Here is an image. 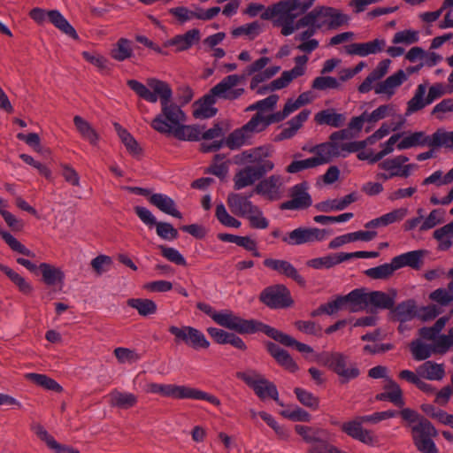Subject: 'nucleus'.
Listing matches in <instances>:
<instances>
[{
    "mask_svg": "<svg viewBox=\"0 0 453 453\" xmlns=\"http://www.w3.org/2000/svg\"><path fill=\"white\" fill-rule=\"evenodd\" d=\"M127 86L141 98L156 103L158 99L161 112L151 121V127L163 134H171L180 123L186 121V114L179 105L172 101L173 90L170 85L156 78L147 80V86L136 80H128Z\"/></svg>",
    "mask_w": 453,
    "mask_h": 453,
    "instance_id": "nucleus-1",
    "label": "nucleus"
},
{
    "mask_svg": "<svg viewBox=\"0 0 453 453\" xmlns=\"http://www.w3.org/2000/svg\"><path fill=\"white\" fill-rule=\"evenodd\" d=\"M316 361L334 372L341 384H346L361 374L358 365L343 352L323 351L316 356Z\"/></svg>",
    "mask_w": 453,
    "mask_h": 453,
    "instance_id": "nucleus-2",
    "label": "nucleus"
},
{
    "mask_svg": "<svg viewBox=\"0 0 453 453\" xmlns=\"http://www.w3.org/2000/svg\"><path fill=\"white\" fill-rule=\"evenodd\" d=\"M196 307L206 315L210 316L218 325L234 331L241 334H251L256 333L257 326L259 320L244 319L236 316L233 311L225 310L216 311L210 304L205 303H197Z\"/></svg>",
    "mask_w": 453,
    "mask_h": 453,
    "instance_id": "nucleus-3",
    "label": "nucleus"
},
{
    "mask_svg": "<svg viewBox=\"0 0 453 453\" xmlns=\"http://www.w3.org/2000/svg\"><path fill=\"white\" fill-rule=\"evenodd\" d=\"M147 388L148 392L159 394L165 397H172L174 399L205 400L216 406L220 405V401L218 397L195 388L179 386L175 384L158 383H150Z\"/></svg>",
    "mask_w": 453,
    "mask_h": 453,
    "instance_id": "nucleus-4",
    "label": "nucleus"
},
{
    "mask_svg": "<svg viewBox=\"0 0 453 453\" xmlns=\"http://www.w3.org/2000/svg\"><path fill=\"white\" fill-rule=\"evenodd\" d=\"M236 377L252 388L260 400L263 401L270 397L279 405H283L279 399V392L275 384L265 379L264 375L256 370L250 369L244 372H236Z\"/></svg>",
    "mask_w": 453,
    "mask_h": 453,
    "instance_id": "nucleus-5",
    "label": "nucleus"
},
{
    "mask_svg": "<svg viewBox=\"0 0 453 453\" xmlns=\"http://www.w3.org/2000/svg\"><path fill=\"white\" fill-rule=\"evenodd\" d=\"M413 443L421 453H439V450L432 440L438 433L433 424L426 418H421L419 422L411 427Z\"/></svg>",
    "mask_w": 453,
    "mask_h": 453,
    "instance_id": "nucleus-6",
    "label": "nucleus"
},
{
    "mask_svg": "<svg viewBox=\"0 0 453 453\" xmlns=\"http://www.w3.org/2000/svg\"><path fill=\"white\" fill-rule=\"evenodd\" d=\"M259 301L270 309H287L294 305L290 290L284 284H274L265 288L258 296Z\"/></svg>",
    "mask_w": 453,
    "mask_h": 453,
    "instance_id": "nucleus-7",
    "label": "nucleus"
},
{
    "mask_svg": "<svg viewBox=\"0 0 453 453\" xmlns=\"http://www.w3.org/2000/svg\"><path fill=\"white\" fill-rule=\"evenodd\" d=\"M273 167L274 164L271 160L261 161L257 165L245 166L234 174L233 179L234 188L240 190L253 185L265 173L272 171Z\"/></svg>",
    "mask_w": 453,
    "mask_h": 453,
    "instance_id": "nucleus-8",
    "label": "nucleus"
},
{
    "mask_svg": "<svg viewBox=\"0 0 453 453\" xmlns=\"http://www.w3.org/2000/svg\"><path fill=\"white\" fill-rule=\"evenodd\" d=\"M168 331L174 336V342L176 344L184 343L195 349H207L210 346V342L204 334L193 326H183L179 327L170 326Z\"/></svg>",
    "mask_w": 453,
    "mask_h": 453,
    "instance_id": "nucleus-9",
    "label": "nucleus"
},
{
    "mask_svg": "<svg viewBox=\"0 0 453 453\" xmlns=\"http://www.w3.org/2000/svg\"><path fill=\"white\" fill-rule=\"evenodd\" d=\"M301 8L292 11L288 14V19L284 20L286 26L281 29L280 33L284 36L292 35L296 30L303 27H319V12L318 7L306 13V12H301Z\"/></svg>",
    "mask_w": 453,
    "mask_h": 453,
    "instance_id": "nucleus-10",
    "label": "nucleus"
},
{
    "mask_svg": "<svg viewBox=\"0 0 453 453\" xmlns=\"http://www.w3.org/2000/svg\"><path fill=\"white\" fill-rule=\"evenodd\" d=\"M295 431L306 443L312 444L308 453H311L313 449L323 451L326 445L333 439V434L326 429L318 426L296 425Z\"/></svg>",
    "mask_w": 453,
    "mask_h": 453,
    "instance_id": "nucleus-11",
    "label": "nucleus"
},
{
    "mask_svg": "<svg viewBox=\"0 0 453 453\" xmlns=\"http://www.w3.org/2000/svg\"><path fill=\"white\" fill-rule=\"evenodd\" d=\"M330 232L317 227H298L282 236L283 242L297 246L305 243L321 242L326 239Z\"/></svg>",
    "mask_w": 453,
    "mask_h": 453,
    "instance_id": "nucleus-12",
    "label": "nucleus"
},
{
    "mask_svg": "<svg viewBox=\"0 0 453 453\" xmlns=\"http://www.w3.org/2000/svg\"><path fill=\"white\" fill-rule=\"evenodd\" d=\"M256 333L262 332L266 334L268 337L273 339L275 342L282 344L286 347H294L296 350L301 353H312L313 349L303 342L296 341L295 338L287 334L274 327H272L269 325H266L261 321H258L257 326Z\"/></svg>",
    "mask_w": 453,
    "mask_h": 453,
    "instance_id": "nucleus-13",
    "label": "nucleus"
},
{
    "mask_svg": "<svg viewBox=\"0 0 453 453\" xmlns=\"http://www.w3.org/2000/svg\"><path fill=\"white\" fill-rule=\"evenodd\" d=\"M319 20L318 27L321 28L326 27L329 30L338 29L341 27L348 25L349 17L343 13L341 10L328 7H318Z\"/></svg>",
    "mask_w": 453,
    "mask_h": 453,
    "instance_id": "nucleus-14",
    "label": "nucleus"
},
{
    "mask_svg": "<svg viewBox=\"0 0 453 453\" xmlns=\"http://www.w3.org/2000/svg\"><path fill=\"white\" fill-rule=\"evenodd\" d=\"M363 423H365V421L361 419L360 416L351 421L341 424V429L347 435L365 444L370 446L376 445L378 443V438L373 435L371 431L364 429L362 427Z\"/></svg>",
    "mask_w": 453,
    "mask_h": 453,
    "instance_id": "nucleus-15",
    "label": "nucleus"
},
{
    "mask_svg": "<svg viewBox=\"0 0 453 453\" xmlns=\"http://www.w3.org/2000/svg\"><path fill=\"white\" fill-rule=\"evenodd\" d=\"M264 265L277 272L280 275L293 280L301 287L306 285L304 278L298 273L297 269L287 260L266 258L264 260Z\"/></svg>",
    "mask_w": 453,
    "mask_h": 453,
    "instance_id": "nucleus-16",
    "label": "nucleus"
},
{
    "mask_svg": "<svg viewBox=\"0 0 453 453\" xmlns=\"http://www.w3.org/2000/svg\"><path fill=\"white\" fill-rule=\"evenodd\" d=\"M341 310L357 312L367 308V292L365 288H356L346 296L337 297Z\"/></svg>",
    "mask_w": 453,
    "mask_h": 453,
    "instance_id": "nucleus-17",
    "label": "nucleus"
},
{
    "mask_svg": "<svg viewBox=\"0 0 453 453\" xmlns=\"http://www.w3.org/2000/svg\"><path fill=\"white\" fill-rule=\"evenodd\" d=\"M255 192L252 191L249 195L239 193H230L227 196V205L231 211L241 217H245L248 213L257 211V205H254L250 198Z\"/></svg>",
    "mask_w": 453,
    "mask_h": 453,
    "instance_id": "nucleus-18",
    "label": "nucleus"
},
{
    "mask_svg": "<svg viewBox=\"0 0 453 453\" xmlns=\"http://www.w3.org/2000/svg\"><path fill=\"white\" fill-rule=\"evenodd\" d=\"M292 11H295V9L291 5L290 2L288 0H283L268 7L261 15V18L263 19H271L275 18L273 21V26L283 29L286 26L284 20L288 19V14Z\"/></svg>",
    "mask_w": 453,
    "mask_h": 453,
    "instance_id": "nucleus-19",
    "label": "nucleus"
},
{
    "mask_svg": "<svg viewBox=\"0 0 453 453\" xmlns=\"http://www.w3.org/2000/svg\"><path fill=\"white\" fill-rule=\"evenodd\" d=\"M306 183H300L292 188L291 200L281 203L282 210L305 209L311 205V197L307 193Z\"/></svg>",
    "mask_w": 453,
    "mask_h": 453,
    "instance_id": "nucleus-20",
    "label": "nucleus"
},
{
    "mask_svg": "<svg viewBox=\"0 0 453 453\" xmlns=\"http://www.w3.org/2000/svg\"><path fill=\"white\" fill-rule=\"evenodd\" d=\"M407 81V74L403 70H398L388 76L385 81L378 82L374 86V92L378 95H386L390 98L395 95V89Z\"/></svg>",
    "mask_w": 453,
    "mask_h": 453,
    "instance_id": "nucleus-21",
    "label": "nucleus"
},
{
    "mask_svg": "<svg viewBox=\"0 0 453 453\" xmlns=\"http://www.w3.org/2000/svg\"><path fill=\"white\" fill-rule=\"evenodd\" d=\"M309 152L315 154L313 158L319 165L328 164L334 157L341 155L338 143L327 142L311 147Z\"/></svg>",
    "mask_w": 453,
    "mask_h": 453,
    "instance_id": "nucleus-22",
    "label": "nucleus"
},
{
    "mask_svg": "<svg viewBox=\"0 0 453 453\" xmlns=\"http://www.w3.org/2000/svg\"><path fill=\"white\" fill-rule=\"evenodd\" d=\"M386 45L384 39H375L371 42L358 43L354 42L345 46V51L349 55L365 57L370 54L380 52Z\"/></svg>",
    "mask_w": 453,
    "mask_h": 453,
    "instance_id": "nucleus-23",
    "label": "nucleus"
},
{
    "mask_svg": "<svg viewBox=\"0 0 453 453\" xmlns=\"http://www.w3.org/2000/svg\"><path fill=\"white\" fill-rule=\"evenodd\" d=\"M265 348L268 353L280 366L289 371L290 372H295L298 370L299 367L297 364L287 350L281 349L279 345L273 342H265Z\"/></svg>",
    "mask_w": 453,
    "mask_h": 453,
    "instance_id": "nucleus-24",
    "label": "nucleus"
},
{
    "mask_svg": "<svg viewBox=\"0 0 453 453\" xmlns=\"http://www.w3.org/2000/svg\"><path fill=\"white\" fill-rule=\"evenodd\" d=\"M107 397L111 407L121 410L131 409L138 403V396L136 395L118 389L111 390Z\"/></svg>",
    "mask_w": 453,
    "mask_h": 453,
    "instance_id": "nucleus-25",
    "label": "nucleus"
},
{
    "mask_svg": "<svg viewBox=\"0 0 453 453\" xmlns=\"http://www.w3.org/2000/svg\"><path fill=\"white\" fill-rule=\"evenodd\" d=\"M395 296V290L390 293L379 290L367 292V308L372 306L380 310H391L394 308Z\"/></svg>",
    "mask_w": 453,
    "mask_h": 453,
    "instance_id": "nucleus-26",
    "label": "nucleus"
},
{
    "mask_svg": "<svg viewBox=\"0 0 453 453\" xmlns=\"http://www.w3.org/2000/svg\"><path fill=\"white\" fill-rule=\"evenodd\" d=\"M236 76H226L220 82L211 88L210 92L204 95L199 101L210 108H214L216 96L220 97L227 88H233L237 85Z\"/></svg>",
    "mask_w": 453,
    "mask_h": 453,
    "instance_id": "nucleus-27",
    "label": "nucleus"
},
{
    "mask_svg": "<svg viewBox=\"0 0 453 453\" xmlns=\"http://www.w3.org/2000/svg\"><path fill=\"white\" fill-rule=\"evenodd\" d=\"M311 114V111L303 110L296 116L288 121V127L282 129L274 139L275 142H280L283 140L290 139L296 135L297 131L303 127V123L308 119Z\"/></svg>",
    "mask_w": 453,
    "mask_h": 453,
    "instance_id": "nucleus-28",
    "label": "nucleus"
},
{
    "mask_svg": "<svg viewBox=\"0 0 453 453\" xmlns=\"http://www.w3.org/2000/svg\"><path fill=\"white\" fill-rule=\"evenodd\" d=\"M201 39L199 29L193 28L183 35H178L167 42V45L175 46L176 51H184L190 49Z\"/></svg>",
    "mask_w": 453,
    "mask_h": 453,
    "instance_id": "nucleus-29",
    "label": "nucleus"
},
{
    "mask_svg": "<svg viewBox=\"0 0 453 453\" xmlns=\"http://www.w3.org/2000/svg\"><path fill=\"white\" fill-rule=\"evenodd\" d=\"M149 202L165 214L177 219L182 218V214L177 210L176 203L173 199L166 195L160 193L152 194L149 197Z\"/></svg>",
    "mask_w": 453,
    "mask_h": 453,
    "instance_id": "nucleus-30",
    "label": "nucleus"
},
{
    "mask_svg": "<svg viewBox=\"0 0 453 453\" xmlns=\"http://www.w3.org/2000/svg\"><path fill=\"white\" fill-rule=\"evenodd\" d=\"M408 210L406 208H399L393 210L392 211L386 213L379 218L372 219L365 223V228H377L381 226H387L395 222H399L404 219L407 215Z\"/></svg>",
    "mask_w": 453,
    "mask_h": 453,
    "instance_id": "nucleus-31",
    "label": "nucleus"
},
{
    "mask_svg": "<svg viewBox=\"0 0 453 453\" xmlns=\"http://www.w3.org/2000/svg\"><path fill=\"white\" fill-rule=\"evenodd\" d=\"M390 64L391 60L388 58L380 61L376 68L358 86V91L360 93L369 92L372 89V84L388 73Z\"/></svg>",
    "mask_w": 453,
    "mask_h": 453,
    "instance_id": "nucleus-32",
    "label": "nucleus"
},
{
    "mask_svg": "<svg viewBox=\"0 0 453 453\" xmlns=\"http://www.w3.org/2000/svg\"><path fill=\"white\" fill-rule=\"evenodd\" d=\"M357 200L356 193H350L341 199H333L320 202L315 205V208L322 212H330L333 211H342L350 203Z\"/></svg>",
    "mask_w": 453,
    "mask_h": 453,
    "instance_id": "nucleus-33",
    "label": "nucleus"
},
{
    "mask_svg": "<svg viewBox=\"0 0 453 453\" xmlns=\"http://www.w3.org/2000/svg\"><path fill=\"white\" fill-rule=\"evenodd\" d=\"M425 250L409 251L393 257L395 266L398 269L403 266H410L413 269H419L423 264Z\"/></svg>",
    "mask_w": 453,
    "mask_h": 453,
    "instance_id": "nucleus-34",
    "label": "nucleus"
},
{
    "mask_svg": "<svg viewBox=\"0 0 453 453\" xmlns=\"http://www.w3.org/2000/svg\"><path fill=\"white\" fill-rule=\"evenodd\" d=\"M281 186V178L279 175H271L267 179L261 180L253 190L255 193L276 198L280 187Z\"/></svg>",
    "mask_w": 453,
    "mask_h": 453,
    "instance_id": "nucleus-35",
    "label": "nucleus"
},
{
    "mask_svg": "<svg viewBox=\"0 0 453 453\" xmlns=\"http://www.w3.org/2000/svg\"><path fill=\"white\" fill-rule=\"evenodd\" d=\"M416 372L420 378L429 380H441L445 376L444 365L433 361H426L417 368Z\"/></svg>",
    "mask_w": 453,
    "mask_h": 453,
    "instance_id": "nucleus-36",
    "label": "nucleus"
},
{
    "mask_svg": "<svg viewBox=\"0 0 453 453\" xmlns=\"http://www.w3.org/2000/svg\"><path fill=\"white\" fill-rule=\"evenodd\" d=\"M49 20L63 34L68 35L73 40H79V35L74 27L68 20L57 10H51L47 12Z\"/></svg>",
    "mask_w": 453,
    "mask_h": 453,
    "instance_id": "nucleus-37",
    "label": "nucleus"
},
{
    "mask_svg": "<svg viewBox=\"0 0 453 453\" xmlns=\"http://www.w3.org/2000/svg\"><path fill=\"white\" fill-rule=\"evenodd\" d=\"M132 45V41L124 37L119 38L117 42L112 45L110 51L111 58L119 62L131 58L134 56Z\"/></svg>",
    "mask_w": 453,
    "mask_h": 453,
    "instance_id": "nucleus-38",
    "label": "nucleus"
},
{
    "mask_svg": "<svg viewBox=\"0 0 453 453\" xmlns=\"http://www.w3.org/2000/svg\"><path fill=\"white\" fill-rule=\"evenodd\" d=\"M314 120L319 125L341 127L344 125L346 118L343 114L335 112L334 109H326L317 112Z\"/></svg>",
    "mask_w": 453,
    "mask_h": 453,
    "instance_id": "nucleus-39",
    "label": "nucleus"
},
{
    "mask_svg": "<svg viewBox=\"0 0 453 453\" xmlns=\"http://www.w3.org/2000/svg\"><path fill=\"white\" fill-rule=\"evenodd\" d=\"M428 146L432 148V135H426L424 132H414L411 134L403 137L398 143L399 150H407L416 146Z\"/></svg>",
    "mask_w": 453,
    "mask_h": 453,
    "instance_id": "nucleus-40",
    "label": "nucleus"
},
{
    "mask_svg": "<svg viewBox=\"0 0 453 453\" xmlns=\"http://www.w3.org/2000/svg\"><path fill=\"white\" fill-rule=\"evenodd\" d=\"M42 275V280L49 286L56 285L57 283H63L65 274L60 268H58L48 263H42L39 265Z\"/></svg>",
    "mask_w": 453,
    "mask_h": 453,
    "instance_id": "nucleus-41",
    "label": "nucleus"
},
{
    "mask_svg": "<svg viewBox=\"0 0 453 453\" xmlns=\"http://www.w3.org/2000/svg\"><path fill=\"white\" fill-rule=\"evenodd\" d=\"M171 134L182 141H198L201 138L202 131L198 126L180 123Z\"/></svg>",
    "mask_w": 453,
    "mask_h": 453,
    "instance_id": "nucleus-42",
    "label": "nucleus"
},
{
    "mask_svg": "<svg viewBox=\"0 0 453 453\" xmlns=\"http://www.w3.org/2000/svg\"><path fill=\"white\" fill-rule=\"evenodd\" d=\"M397 270L394 259L390 263H386L376 267H372L365 271V274L372 280H388L393 276Z\"/></svg>",
    "mask_w": 453,
    "mask_h": 453,
    "instance_id": "nucleus-43",
    "label": "nucleus"
},
{
    "mask_svg": "<svg viewBox=\"0 0 453 453\" xmlns=\"http://www.w3.org/2000/svg\"><path fill=\"white\" fill-rule=\"evenodd\" d=\"M25 378L34 384L40 386L47 390L60 393L63 391V388L53 379L50 378L45 374L40 373H27Z\"/></svg>",
    "mask_w": 453,
    "mask_h": 453,
    "instance_id": "nucleus-44",
    "label": "nucleus"
},
{
    "mask_svg": "<svg viewBox=\"0 0 453 453\" xmlns=\"http://www.w3.org/2000/svg\"><path fill=\"white\" fill-rule=\"evenodd\" d=\"M73 123L81 135L88 140L92 145H96L99 140V135L91 125L81 116H74Z\"/></svg>",
    "mask_w": 453,
    "mask_h": 453,
    "instance_id": "nucleus-45",
    "label": "nucleus"
},
{
    "mask_svg": "<svg viewBox=\"0 0 453 453\" xmlns=\"http://www.w3.org/2000/svg\"><path fill=\"white\" fill-rule=\"evenodd\" d=\"M127 305L137 310L141 316L146 317L157 312V307L154 301L146 298H131L127 300Z\"/></svg>",
    "mask_w": 453,
    "mask_h": 453,
    "instance_id": "nucleus-46",
    "label": "nucleus"
},
{
    "mask_svg": "<svg viewBox=\"0 0 453 453\" xmlns=\"http://www.w3.org/2000/svg\"><path fill=\"white\" fill-rule=\"evenodd\" d=\"M426 92V86L425 84H419L413 97L407 104L406 115L416 112L429 104V103H426V97H424Z\"/></svg>",
    "mask_w": 453,
    "mask_h": 453,
    "instance_id": "nucleus-47",
    "label": "nucleus"
},
{
    "mask_svg": "<svg viewBox=\"0 0 453 453\" xmlns=\"http://www.w3.org/2000/svg\"><path fill=\"white\" fill-rule=\"evenodd\" d=\"M113 126L120 140L125 144L127 150L133 155L140 154L142 149L140 148L136 140L132 136V134L126 128L122 127L119 123H114Z\"/></svg>",
    "mask_w": 453,
    "mask_h": 453,
    "instance_id": "nucleus-48",
    "label": "nucleus"
},
{
    "mask_svg": "<svg viewBox=\"0 0 453 453\" xmlns=\"http://www.w3.org/2000/svg\"><path fill=\"white\" fill-rule=\"evenodd\" d=\"M416 304L413 300L402 302L395 307L393 313L396 320L404 322L411 319L415 316Z\"/></svg>",
    "mask_w": 453,
    "mask_h": 453,
    "instance_id": "nucleus-49",
    "label": "nucleus"
},
{
    "mask_svg": "<svg viewBox=\"0 0 453 453\" xmlns=\"http://www.w3.org/2000/svg\"><path fill=\"white\" fill-rule=\"evenodd\" d=\"M0 271L8 276L23 294L28 295L32 292V286L15 271L2 264H0Z\"/></svg>",
    "mask_w": 453,
    "mask_h": 453,
    "instance_id": "nucleus-50",
    "label": "nucleus"
},
{
    "mask_svg": "<svg viewBox=\"0 0 453 453\" xmlns=\"http://www.w3.org/2000/svg\"><path fill=\"white\" fill-rule=\"evenodd\" d=\"M0 236L13 251H16L29 257H35V254L32 250L27 249L10 233L0 229Z\"/></svg>",
    "mask_w": 453,
    "mask_h": 453,
    "instance_id": "nucleus-51",
    "label": "nucleus"
},
{
    "mask_svg": "<svg viewBox=\"0 0 453 453\" xmlns=\"http://www.w3.org/2000/svg\"><path fill=\"white\" fill-rule=\"evenodd\" d=\"M413 358L417 361L426 360L434 354L432 345L425 344L420 340H415L410 345Z\"/></svg>",
    "mask_w": 453,
    "mask_h": 453,
    "instance_id": "nucleus-52",
    "label": "nucleus"
},
{
    "mask_svg": "<svg viewBox=\"0 0 453 453\" xmlns=\"http://www.w3.org/2000/svg\"><path fill=\"white\" fill-rule=\"evenodd\" d=\"M439 147H453V131L448 132L440 128L432 134V148Z\"/></svg>",
    "mask_w": 453,
    "mask_h": 453,
    "instance_id": "nucleus-53",
    "label": "nucleus"
},
{
    "mask_svg": "<svg viewBox=\"0 0 453 453\" xmlns=\"http://www.w3.org/2000/svg\"><path fill=\"white\" fill-rule=\"evenodd\" d=\"M250 137L251 135L247 134L243 127H241L232 132L225 142L229 149L235 150L245 144Z\"/></svg>",
    "mask_w": 453,
    "mask_h": 453,
    "instance_id": "nucleus-54",
    "label": "nucleus"
},
{
    "mask_svg": "<svg viewBox=\"0 0 453 453\" xmlns=\"http://www.w3.org/2000/svg\"><path fill=\"white\" fill-rule=\"evenodd\" d=\"M294 392L296 395V398L303 405L311 410H317L319 408V399L312 393L301 388H296Z\"/></svg>",
    "mask_w": 453,
    "mask_h": 453,
    "instance_id": "nucleus-55",
    "label": "nucleus"
},
{
    "mask_svg": "<svg viewBox=\"0 0 453 453\" xmlns=\"http://www.w3.org/2000/svg\"><path fill=\"white\" fill-rule=\"evenodd\" d=\"M384 388L388 392L389 402L393 403L397 407H403L404 405L403 391L395 381L389 380Z\"/></svg>",
    "mask_w": 453,
    "mask_h": 453,
    "instance_id": "nucleus-56",
    "label": "nucleus"
},
{
    "mask_svg": "<svg viewBox=\"0 0 453 453\" xmlns=\"http://www.w3.org/2000/svg\"><path fill=\"white\" fill-rule=\"evenodd\" d=\"M268 127L266 118L259 112L256 113L242 127L247 134L259 133Z\"/></svg>",
    "mask_w": 453,
    "mask_h": 453,
    "instance_id": "nucleus-57",
    "label": "nucleus"
},
{
    "mask_svg": "<svg viewBox=\"0 0 453 453\" xmlns=\"http://www.w3.org/2000/svg\"><path fill=\"white\" fill-rule=\"evenodd\" d=\"M225 158V155L216 154L214 156V163L205 171L206 173L213 174L220 179H224L228 173V165L221 162Z\"/></svg>",
    "mask_w": 453,
    "mask_h": 453,
    "instance_id": "nucleus-58",
    "label": "nucleus"
},
{
    "mask_svg": "<svg viewBox=\"0 0 453 453\" xmlns=\"http://www.w3.org/2000/svg\"><path fill=\"white\" fill-rule=\"evenodd\" d=\"M215 214L218 220L226 226L238 228L241 226V222L226 211L223 203L216 206Z\"/></svg>",
    "mask_w": 453,
    "mask_h": 453,
    "instance_id": "nucleus-59",
    "label": "nucleus"
},
{
    "mask_svg": "<svg viewBox=\"0 0 453 453\" xmlns=\"http://www.w3.org/2000/svg\"><path fill=\"white\" fill-rule=\"evenodd\" d=\"M444 211L441 209H434L433 210L429 215L424 219L423 223L421 224L419 230L420 231H426L429 230L435 226H437L440 223H442L444 219Z\"/></svg>",
    "mask_w": 453,
    "mask_h": 453,
    "instance_id": "nucleus-60",
    "label": "nucleus"
},
{
    "mask_svg": "<svg viewBox=\"0 0 453 453\" xmlns=\"http://www.w3.org/2000/svg\"><path fill=\"white\" fill-rule=\"evenodd\" d=\"M429 299L441 306H449L453 303V294L440 288L429 294Z\"/></svg>",
    "mask_w": 453,
    "mask_h": 453,
    "instance_id": "nucleus-61",
    "label": "nucleus"
},
{
    "mask_svg": "<svg viewBox=\"0 0 453 453\" xmlns=\"http://www.w3.org/2000/svg\"><path fill=\"white\" fill-rule=\"evenodd\" d=\"M295 327L306 334L321 336L322 327L311 320H296L294 323Z\"/></svg>",
    "mask_w": 453,
    "mask_h": 453,
    "instance_id": "nucleus-62",
    "label": "nucleus"
},
{
    "mask_svg": "<svg viewBox=\"0 0 453 453\" xmlns=\"http://www.w3.org/2000/svg\"><path fill=\"white\" fill-rule=\"evenodd\" d=\"M90 265L96 275L100 276L110 269L112 259L109 256L99 255L92 259Z\"/></svg>",
    "mask_w": 453,
    "mask_h": 453,
    "instance_id": "nucleus-63",
    "label": "nucleus"
},
{
    "mask_svg": "<svg viewBox=\"0 0 453 453\" xmlns=\"http://www.w3.org/2000/svg\"><path fill=\"white\" fill-rule=\"evenodd\" d=\"M280 414L284 418L296 422H309L311 418V414L300 407H296L293 410H284Z\"/></svg>",
    "mask_w": 453,
    "mask_h": 453,
    "instance_id": "nucleus-64",
    "label": "nucleus"
}]
</instances>
